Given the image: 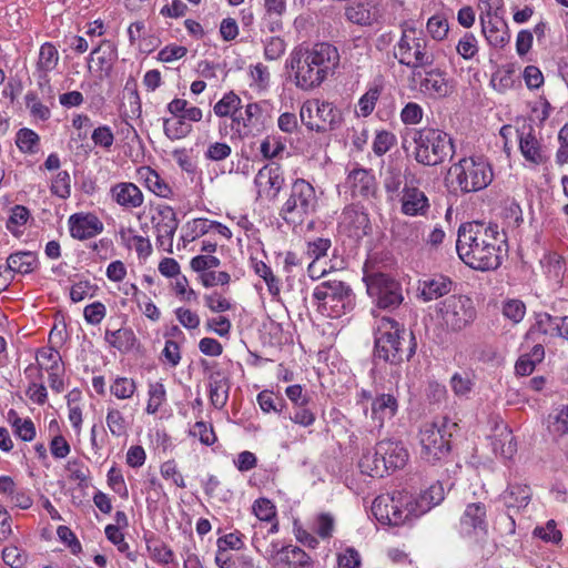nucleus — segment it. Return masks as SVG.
Instances as JSON below:
<instances>
[{"label":"nucleus","instance_id":"nucleus-42","mask_svg":"<svg viewBox=\"0 0 568 568\" xmlns=\"http://www.w3.org/2000/svg\"><path fill=\"white\" fill-rule=\"evenodd\" d=\"M474 386L473 374L470 372H456L450 378V387L457 396L468 394Z\"/></svg>","mask_w":568,"mask_h":568},{"label":"nucleus","instance_id":"nucleus-51","mask_svg":"<svg viewBox=\"0 0 568 568\" xmlns=\"http://www.w3.org/2000/svg\"><path fill=\"white\" fill-rule=\"evenodd\" d=\"M97 55V61L101 70H108L115 59V52L110 42H104L91 52V57Z\"/></svg>","mask_w":568,"mask_h":568},{"label":"nucleus","instance_id":"nucleus-26","mask_svg":"<svg viewBox=\"0 0 568 568\" xmlns=\"http://www.w3.org/2000/svg\"><path fill=\"white\" fill-rule=\"evenodd\" d=\"M398 410V400L393 394H381L372 402V419L378 427L392 419Z\"/></svg>","mask_w":568,"mask_h":568},{"label":"nucleus","instance_id":"nucleus-49","mask_svg":"<svg viewBox=\"0 0 568 568\" xmlns=\"http://www.w3.org/2000/svg\"><path fill=\"white\" fill-rule=\"evenodd\" d=\"M503 315L514 324L521 322L526 314V305L520 300H508L503 304Z\"/></svg>","mask_w":568,"mask_h":568},{"label":"nucleus","instance_id":"nucleus-3","mask_svg":"<svg viewBox=\"0 0 568 568\" xmlns=\"http://www.w3.org/2000/svg\"><path fill=\"white\" fill-rule=\"evenodd\" d=\"M417 342L412 331L399 323L383 317L375 332L374 357L390 365L408 362L416 353Z\"/></svg>","mask_w":568,"mask_h":568},{"label":"nucleus","instance_id":"nucleus-4","mask_svg":"<svg viewBox=\"0 0 568 568\" xmlns=\"http://www.w3.org/2000/svg\"><path fill=\"white\" fill-rule=\"evenodd\" d=\"M412 140L415 144L414 159L418 164L436 166L455 154L453 139L446 132L434 128L412 130Z\"/></svg>","mask_w":568,"mask_h":568},{"label":"nucleus","instance_id":"nucleus-43","mask_svg":"<svg viewBox=\"0 0 568 568\" xmlns=\"http://www.w3.org/2000/svg\"><path fill=\"white\" fill-rule=\"evenodd\" d=\"M163 129L165 135L170 140H179L186 136L191 132L192 126L190 124H186L181 115L180 119L175 121L164 119Z\"/></svg>","mask_w":568,"mask_h":568},{"label":"nucleus","instance_id":"nucleus-21","mask_svg":"<svg viewBox=\"0 0 568 568\" xmlns=\"http://www.w3.org/2000/svg\"><path fill=\"white\" fill-rule=\"evenodd\" d=\"M346 183L352 190L353 196L368 199L375 195L376 180L374 174L366 169L357 168L352 170L348 173Z\"/></svg>","mask_w":568,"mask_h":568},{"label":"nucleus","instance_id":"nucleus-24","mask_svg":"<svg viewBox=\"0 0 568 568\" xmlns=\"http://www.w3.org/2000/svg\"><path fill=\"white\" fill-rule=\"evenodd\" d=\"M453 290V281L445 275H433L419 281L418 291L425 301L437 300Z\"/></svg>","mask_w":568,"mask_h":568},{"label":"nucleus","instance_id":"nucleus-44","mask_svg":"<svg viewBox=\"0 0 568 568\" xmlns=\"http://www.w3.org/2000/svg\"><path fill=\"white\" fill-rule=\"evenodd\" d=\"M397 142L396 135L389 131L382 130L376 132L373 141V152L377 156L386 154Z\"/></svg>","mask_w":568,"mask_h":568},{"label":"nucleus","instance_id":"nucleus-20","mask_svg":"<svg viewBox=\"0 0 568 568\" xmlns=\"http://www.w3.org/2000/svg\"><path fill=\"white\" fill-rule=\"evenodd\" d=\"M59 62V52L57 48L45 42L40 47L39 58L37 61L38 84L41 89L48 87L50 89L49 73L53 71Z\"/></svg>","mask_w":568,"mask_h":568},{"label":"nucleus","instance_id":"nucleus-5","mask_svg":"<svg viewBox=\"0 0 568 568\" xmlns=\"http://www.w3.org/2000/svg\"><path fill=\"white\" fill-rule=\"evenodd\" d=\"M457 427V423L447 417L425 423L418 433L420 458L430 465L445 462L450 454V438Z\"/></svg>","mask_w":568,"mask_h":568},{"label":"nucleus","instance_id":"nucleus-17","mask_svg":"<svg viewBox=\"0 0 568 568\" xmlns=\"http://www.w3.org/2000/svg\"><path fill=\"white\" fill-rule=\"evenodd\" d=\"M377 455L382 456L389 474L403 468L408 460V452L398 440L383 439L377 444Z\"/></svg>","mask_w":568,"mask_h":568},{"label":"nucleus","instance_id":"nucleus-31","mask_svg":"<svg viewBox=\"0 0 568 568\" xmlns=\"http://www.w3.org/2000/svg\"><path fill=\"white\" fill-rule=\"evenodd\" d=\"M528 132H520L519 134V149L523 156L534 163L541 164L545 162V158L541 152L540 143L534 135V129L531 126L528 128Z\"/></svg>","mask_w":568,"mask_h":568},{"label":"nucleus","instance_id":"nucleus-22","mask_svg":"<svg viewBox=\"0 0 568 568\" xmlns=\"http://www.w3.org/2000/svg\"><path fill=\"white\" fill-rule=\"evenodd\" d=\"M402 213L408 216L425 215L429 210L426 194L416 186L405 185L402 192Z\"/></svg>","mask_w":568,"mask_h":568},{"label":"nucleus","instance_id":"nucleus-52","mask_svg":"<svg viewBox=\"0 0 568 568\" xmlns=\"http://www.w3.org/2000/svg\"><path fill=\"white\" fill-rule=\"evenodd\" d=\"M165 398L163 384L154 383L149 386V402L146 406L148 414H155Z\"/></svg>","mask_w":568,"mask_h":568},{"label":"nucleus","instance_id":"nucleus-9","mask_svg":"<svg viewBox=\"0 0 568 568\" xmlns=\"http://www.w3.org/2000/svg\"><path fill=\"white\" fill-rule=\"evenodd\" d=\"M449 173L464 193L478 192L486 189L493 181L490 164L484 158H463L450 166Z\"/></svg>","mask_w":568,"mask_h":568},{"label":"nucleus","instance_id":"nucleus-38","mask_svg":"<svg viewBox=\"0 0 568 568\" xmlns=\"http://www.w3.org/2000/svg\"><path fill=\"white\" fill-rule=\"evenodd\" d=\"M345 17L352 23L358 26H371L373 22L372 13L367 4L355 3L345 9Z\"/></svg>","mask_w":568,"mask_h":568},{"label":"nucleus","instance_id":"nucleus-58","mask_svg":"<svg viewBox=\"0 0 568 568\" xmlns=\"http://www.w3.org/2000/svg\"><path fill=\"white\" fill-rule=\"evenodd\" d=\"M381 95V90L378 88H371L366 93H364L359 101V112L362 116H368L375 109L376 102Z\"/></svg>","mask_w":568,"mask_h":568},{"label":"nucleus","instance_id":"nucleus-2","mask_svg":"<svg viewBox=\"0 0 568 568\" xmlns=\"http://www.w3.org/2000/svg\"><path fill=\"white\" fill-rule=\"evenodd\" d=\"M287 64L294 71L296 87L312 90L335 73L339 65V53L335 45L320 42L312 48L294 49Z\"/></svg>","mask_w":568,"mask_h":568},{"label":"nucleus","instance_id":"nucleus-48","mask_svg":"<svg viewBox=\"0 0 568 568\" xmlns=\"http://www.w3.org/2000/svg\"><path fill=\"white\" fill-rule=\"evenodd\" d=\"M514 71L511 69H498L491 75L490 83L499 93H504L514 85Z\"/></svg>","mask_w":568,"mask_h":568},{"label":"nucleus","instance_id":"nucleus-14","mask_svg":"<svg viewBox=\"0 0 568 568\" xmlns=\"http://www.w3.org/2000/svg\"><path fill=\"white\" fill-rule=\"evenodd\" d=\"M372 511L376 519L384 525L399 526L406 521L409 514H414L412 509L403 510L393 497L378 496L374 499Z\"/></svg>","mask_w":568,"mask_h":568},{"label":"nucleus","instance_id":"nucleus-8","mask_svg":"<svg viewBox=\"0 0 568 568\" xmlns=\"http://www.w3.org/2000/svg\"><path fill=\"white\" fill-rule=\"evenodd\" d=\"M394 57L398 60L399 64L410 68L412 71L433 67L435 61V54L429 47V41L422 32L417 34L415 28H408L403 31L395 47Z\"/></svg>","mask_w":568,"mask_h":568},{"label":"nucleus","instance_id":"nucleus-63","mask_svg":"<svg viewBox=\"0 0 568 568\" xmlns=\"http://www.w3.org/2000/svg\"><path fill=\"white\" fill-rule=\"evenodd\" d=\"M26 105L30 109L32 116L45 121L50 118V109L42 104L34 93H28L26 95Z\"/></svg>","mask_w":568,"mask_h":568},{"label":"nucleus","instance_id":"nucleus-62","mask_svg":"<svg viewBox=\"0 0 568 568\" xmlns=\"http://www.w3.org/2000/svg\"><path fill=\"white\" fill-rule=\"evenodd\" d=\"M191 435L199 437L200 442L206 446L213 445L216 440L212 425H206L204 422H196L191 429Z\"/></svg>","mask_w":568,"mask_h":568},{"label":"nucleus","instance_id":"nucleus-11","mask_svg":"<svg viewBox=\"0 0 568 568\" xmlns=\"http://www.w3.org/2000/svg\"><path fill=\"white\" fill-rule=\"evenodd\" d=\"M302 123L312 131L334 130L342 122L341 111L331 102L306 101L300 110Z\"/></svg>","mask_w":568,"mask_h":568},{"label":"nucleus","instance_id":"nucleus-36","mask_svg":"<svg viewBox=\"0 0 568 568\" xmlns=\"http://www.w3.org/2000/svg\"><path fill=\"white\" fill-rule=\"evenodd\" d=\"M146 187L155 195L169 199L172 195V189L154 170L146 168L143 173Z\"/></svg>","mask_w":568,"mask_h":568},{"label":"nucleus","instance_id":"nucleus-35","mask_svg":"<svg viewBox=\"0 0 568 568\" xmlns=\"http://www.w3.org/2000/svg\"><path fill=\"white\" fill-rule=\"evenodd\" d=\"M547 428L555 436L568 433V405H560L548 415Z\"/></svg>","mask_w":568,"mask_h":568},{"label":"nucleus","instance_id":"nucleus-46","mask_svg":"<svg viewBox=\"0 0 568 568\" xmlns=\"http://www.w3.org/2000/svg\"><path fill=\"white\" fill-rule=\"evenodd\" d=\"M136 389L135 382L126 377H118L110 386V392L119 399L131 398Z\"/></svg>","mask_w":568,"mask_h":568},{"label":"nucleus","instance_id":"nucleus-27","mask_svg":"<svg viewBox=\"0 0 568 568\" xmlns=\"http://www.w3.org/2000/svg\"><path fill=\"white\" fill-rule=\"evenodd\" d=\"M444 498V487L442 483L436 481L419 494L414 506H412V511H414V516L418 517L429 511L433 507L439 505Z\"/></svg>","mask_w":568,"mask_h":568},{"label":"nucleus","instance_id":"nucleus-6","mask_svg":"<svg viewBox=\"0 0 568 568\" xmlns=\"http://www.w3.org/2000/svg\"><path fill=\"white\" fill-rule=\"evenodd\" d=\"M317 205L313 185L304 179H296L291 186L288 199L280 210V216L287 224L296 227L316 212Z\"/></svg>","mask_w":568,"mask_h":568},{"label":"nucleus","instance_id":"nucleus-59","mask_svg":"<svg viewBox=\"0 0 568 568\" xmlns=\"http://www.w3.org/2000/svg\"><path fill=\"white\" fill-rule=\"evenodd\" d=\"M30 217L29 210L23 205H14L11 210V215L7 221V229L16 234V226L24 225Z\"/></svg>","mask_w":568,"mask_h":568},{"label":"nucleus","instance_id":"nucleus-34","mask_svg":"<svg viewBox=\"0 0 568 568\" xmlns=\"http://www.w3.org/2000/svg\"><path fill=\"white\" fill-rule=\"evenodd\" d=\"M531 497V490L527 485H510L503 495L507 508L520 509L526 507Z\"/></svg>","mask_w":568,"mask_h":568},{"label":"nucleus","instance_id":"nucleus-29","mask_svg":"<svg viewBox=\"0 0 568 568\" xmlns=\"http://www.w3.org/2000/svg\"><path fill=\"white\" fill-rule=\"evenodd\" d=\"M341 224L353 231L355 235L367 234V229H369V219L368 215L356 205H348L344 207L341 214Z\"/></svg>","mask_w":568,"mask_h":568},{"label":"nucleus","instance_id":"nucleus-57","mask_svg":"<svg viewBox=\"0 0 568 568\" xmlns=\"http://www.w3.org/2000/svg\"><path fill=\"white\" fill-rule=\"evenodd\" d=\"M221 261L214 255H197L190 262V266L194 272L206 273L214 267L220 266Z\"/></svg>","mask_w":568,"mask_h":568},{"label":"nucleus","instance_id":"nucleus-45","mask_svg":"<svg viewBox=\"0 0 568 568\" xmlns=\"http://www.w3.org/2000/svg\"><path fill=\"white\" fill-rule=\"evenodd\" d=\"M281 554L285 555V559L290 564H294L300 568L311 567V557L297 546H286L281 549Z\"/></svg>","mask_w":568,"mask_h":568},{"label":"nucleus","instance_id":"nucleus-16","mask_svg":"<svg viewBox=\"0 0 568 568\" xmlns=\"http://www.w3.org/2000/svg\"><path fill=\"white\" fill-rule=\"evenodd\" d=\"M202 364L205 371L211 369L207 376L211 404L215 408L222 409L229 399L230 379L216 365L209 366L206 362Z\"/></svg>","mask_w":568,"mask_h":568},{"label":"nucleus","instance_id":"nucleus-10","mask_svg":"<svg viewBox=\"0 0 568 568\" xmlns=\"http://www.w3.org/2000/svg\"><path fill=\"white\" fill-rule=\"evenodd\" d=\"M436 313L442 326L453 333L468 327L477 316L473 300L466 295H449L437 304Z\"/></svg>","mask_w":568,"mask_h":568},{"label":"nucleus","instance_id":"nucleus-15","mask_svg":"<svg viewBox=\"0 0 568 568\" xmlns=\"http://www.w3.org/2000/svg\"><path fill=\"white\" fill-rule=\"evenodd\" d=\"M70 234L73 239L84 241L103 231V223L92 213H75L69 217Z\"/></svg>","mask_w":568,"mask_h":568},{"label":"nucleus","instance_id":"nucleus-53","mask_svg":"<svg viewBox=\"0 0 568 568\" xmlns=\"http://www.w3.org/2000/svg\"><path fill=\"white\" fill-rule=\"evenodd\" d=\"M71 178L67 171H60L51 185L52 194L59 196L60 199H68L71 194L70 186Z\"/></svg>","mask_w":568,"mask_h":568},{"label":"nucleus","instance_id":"nucleus-32","mask_svg":"<svg viewBox=\"0 0 568 568\" xmlns=\"http://www.w3.org/2000/svg\"><path fill=\"white\" fill-rule=\"evenodd\" d=\"M242 126L245 136L258 134L264 130L263 109L258 103H248L245 106Z\"/></svg>","mask_w":568,"mask_h":568},{"label":"nucleus","instance_id":"nucleus-39","mask_svg":"<svg viewBox=\"0 0 568 568\" xmlns=\"http://www.w3.org/2000/svg\"><path fill=\"white\" fill-rule=\"evenodd\" d=\"M241 99L233 91L227 92L217 101L213 108L214 113L220 118L229 116L233 111L241 109Z\"/></svg>","mask_w":568,"mask_h":568},{"label":"nucleus","instance_id":"nucleus-55","mask_svg":"<svg viewBox=\"0 0 568 568\" xmlns=\"http://www.w3.org/2000/svg\"><path fill=\"white\" fill-rule=\"evenodd\" d=\"M12 426L14 434L23 442H31L36 437V427L31 419L16 416Z\"/></svg>","mask_w":568,"mask_h":568},{"label":"nucleus","instance_id":"nucleus-64","mask_svg":"<svg viewBox=\"0 0 568 568\" xmlns=\"http://www.w3.org/2000/svg\"><path fill=\"white\" fill-rule=\"evenodd\" d=\"M286 50L285 41L280 37H271L264 48L266 60H276L281 58Z\"/></svg>","mask_w":568,"mask_h":568},{"label":"nucleus","instance_id":"nucleus-13","mask_svg":"<svg viewBox=\"0 0 568 568\" xmlns=\"http://www.w3.org/2000/svg\"><path fill=\"white\" fill-rule=\"evenodd\" d=\"M413 82L418 83L419 91L433 99H440L450 95L454 92V82L445 70L439 68H422L412 71Z\"/></svg>","mask_w":568,"mask_h":568},{"label":"nucleus","instance_id":"nucleus-33","mask_svg":"<svg viewBox=\"0 0 568 568\" xmlns=\"http://www.w3.org/2000/svg\"><path fill=\"white\" fill-rule=\"evenodd\" d=\"M37 263V256L32 252H16L7 258V266L4 271H10L19 274H29L33 271Z\"/></svg>","mask_w":568,"mask_h":568},{"label":"nucleus","instance_id":"nucleus-61","mask_svg":"<svg viewBox=\"0 0 568 568\" xmlns=\"http://www.w3.org/2000/svg\"><path fill=\"white\" fill-rule=\"evenodd\" d=\"M255 516L263 521H272L275 516V506L266 498L257 499L253 505Z\"/></svg>","mask_w":568,"mask_h":568},{"label":"nucleus","instance_id":"nucleus-54","mask_svg":"<svg viewBox=\"0 0 568 568\" xmlns=\"http://www.w3.org/2000/svg\"><path fill=\"white\" fill-rule=\"evenodd\" d=\"M38 142L39 135L30 129L24 128L19 130L17 133L16 143L22 152H34V146L38 144Z\"/></svg>","mask_w":568,"mask_h":568},{"label":"nucleus","instance_id":"nucleus-47","mask_svg":"<svg viewBox=\"0 0 568 568\" xmlns=\"http://www.w3.org/2000/svg\"><path fill=\"white\" fill-rule=\"evenodd\" d=\"M255 273L261 276L266 285L271 295L276 296L280 294V281L273 274L271 267L264 262L260 261L254 266Z\"/></svg>","mask_w":568,"mask_h":568},{"label":"nucleus","instance_id":"nucleus-7","mask_svg":"<svg viewBox=\"0 0 568 568\" xmlns=\"http://www.w3.org/2000/svg\"><path fill=\"white\" fill-rule=\"evenodd\" d=\"M321 313L338 318L354 308L355 295L348 284L343 281L328 280L320 283L313 291Z\"/></svg>","mask_w":568,"mask_h":568},{"label":"nucleus","instance_id":"nucleus-1","mask_svg":"<svg viewBox=\"0 0 568 568\" xmlns=\"http://www.w3.org/2000/svg\"><path fill=\"white\" fill-rule=\"evenodd\" d=\"M456 250L459 258L473 270L494 271L506 255V236L497 224L463 223L458 229Z\"/></svg>","mask_w":568,"mask_h":568},{"label":"nucleus","instance_id":"nucleus-60","mask_svg":"<svg viewBox=\"0 0 568 568\" xmlns=\"http://www.w3.org/2000/svg\"><path fill=\"white\" fill-rule=\"evenodd\" d=\"M448 22L440 16H433L428 19L427 31L435 40H443L448 33Z\"/></svg>","mask_w":568,"mask_h":568},{"label":"nucleus","instance_id":"nucleus-18","mask_svg":"<svg viewBox=\"0 0 568 568\" xmlns=\"http://www.w3.org/2000/svg\"><path fill=\"white\" fill-rule=\"evenodd\" d=\"M481 32L488 43L495 48H504L510 39L508 26L503 19H493L490 8L480 14Z\"/></svg>","mask_w":568,"mask_h":568},{"label":"nucleus","instance_id":"nucleus-56","mask_svg":"<svg viewBox=\"0 0 568 568\" xmlns=\"http://www.w3.org/2000/svg\"><path fill=\"white\" fill-rule=\"evenodd\" d=\"M395 234L407 243H417L420 237L419 226L416 223H398L395 226Z\"/></svg>","mask_w":568,"mask_h":568},{"label":"nucleus","instance_id":"nucleus-23","mask_svg":"<svg viewBox=\"0 0 568 568\" xmlns=\"http://www.w3.org/2000/svg\"><path fill=\"white\" fill-rule=\"evenodd\" d=\"M38 366L30 364L26 369L24 374L29 378H33V373L36 372V377L38 379H42L43 374L42 369L48 371H63L62 358L60 353L53 347H42L38 351L37 355Z\"/></svg>","mask_w":568,"mask_h":568},{"label":"nucleus","instance_id":"nucleus-50","mask_svg":"<svg viewBox=\"0 0 568 568\" xmlns=\"http://www.w3.org/2000/svg\"><path fill=\"white\" fill-rule=\"evenodd\" d=\"M456 50L465 60L473 59L478 52L476 37L470 32H466L458 41Z\"/></svg>","mask_w":568,"mask_h":568},{"label":"nucleus","instance_id":"nucleus-25","mask_svg":"<svg viewBox=\"0 0 568 568\" xmlns=\"http://www.w3.org/2000/svg\"><path fill=\"white\" fill-rule=\"evenodd\" d=\"M112 199L125 209H136L143 204L142 191L131 182H121L111 187Z\"/></svg>","mask_w":568,"mask_h":568},{"label":"nucleus","instance_id":"nucleus-37","mask_svg":"<svg viewBox=\"0 0 568 568\" xmlns=\"http://www.w3.org/2000/svg\"><path fill=\"white\" fill-rule=\"evenodd\" d=\"M486 507L481 503L469 504L462 518V524L474 529L481 528L485 525Z\"/></svg>","mask_w":568,"mask_h":568},{"label":"nucleus","instance_id":"nucleus-28","mask_svg":"<svg viewBox=\"0 0 568 568\" xmlns=\"http://www.w3.org/2000/svg\"><path fill=\"white\" fill-rule=\"evenodd\" d=\"M254 183L257 187H268L273 191L272 199L276 197L284 184V178L281 168L275 164L264 165L257 172L254 179Z\"/></svg>","mask_w":568,"mask_h":568},{"label":"nucleus","instance_id":"nucleus-19","mask_svg":"<svg viewBox=\"0 0 568 568\" xmlns=\"http://www.w3.org/2000/svg\"><path fill=\"white\" fill-rule=\"evenodd\" d=\"M158 217L153 216L152 222L156 231V240L160 245L164 244V239L172 244L173 236L179 227V220L174 210L169 205H161L156 209Z\"/></svg>","mask_w":568,"mask_h":568},{"label":"nucleus","instance_id":"nucleus-30","mask_svg":"<svg viewBox=\"0 0 568 568\" xmlns=\"http://www.w3.org/2000/svg\"><path fill=\"white\" fill-rule=\"evenodd\" d=\"M358 467L363 474H366L371 477L383 478L388 475L389 471L384 462H382V456L377 455V446L373 449H367L363 453Z\"/></svg>","mask_w":568,"mask_h":568},{"label":"nucleus","instance_id":"nucleus-41","mask_svg":"<svg viewBox=\"0 0 568 568\" xmlns=\"http://www.w3.org/2000/svg\"><path fill=\"white\" fill-rule=\"evenodd\" d=\"M290 419L303 427L312 426L315 423V412L312 404H302L293 406V412L290 414Z\"/></svg>","mask_w":568,"mask_h":568},{"label":"nucleus","instance_id":"nucleus-40","mask_svg":"<svg viewBox=\"0 0 568 568\" xmlns=\"http://www.w3.org/2000/svg\"><path fill=\"white\" fill-rule=\"evenodd\" d=\"M106 426L110 433L115 437L126 435L128 423L123 414L116 408H109L105 417Z\"/></svg>","mask_w":568,"mask_h":568},{"label":"nucleus","instance_id":"nucleus-12","mask_svg":"<svg viewBox=\"0 0 568 568\" xmlns=\"http://www.w3.org/2000/svg\"><path fill=\"white\" fill-rule=\"evenodd\" d=\"M364 282L368 295L376 301L381 308H396L403 302L402 287L390 276L384 273L364 274Z\"/></svg>","mask_w":568,"mask_h":568}]
</instances>
